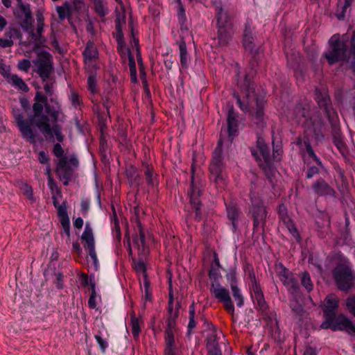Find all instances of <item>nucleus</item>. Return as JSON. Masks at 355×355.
I'll return each mask as SVG.
<instances>
[{
    "label": "nucleus",
    "mask_w": 355,
    "mask_h": 355,
    "mask_svg": "<svg viewBox=\"0 0 355 355\" xmlns=\"http://www.w3.org/2000/svg\"><path fill=\"white\" fill-rule=\"evenodd\" d=\"M135 270L137 272H141L143 274L144 277H147L146 272V266L144 263V261L139 260L137 263H135Z\"/></svg>",
    "instance_id": "62"
},
{
    "label": "nucleus",
    "mask_w": 355,
    "mask_h": 355,
    "mask_svg": "<svg viewBox=\"0 0 355 355\" xmlns=\"http://www.w3.org/2000/svg\"><path fill=\"white\" fill-rule=\"evenodd\" d=\"M226 279L230 286V288L237 286L236 273L235 270H230L226 275Z\"/></svg>",
    "instance_id": "47"
},
{
    "label": "nucleus",
    "mask_w": 355,
    "mask_h": 355,
    "mask_svg": "<svg viewBox=\"0 0 355 355\" xmlns=\"http://www.w3.org/2000/svg\"><path fill=\"white\" fill-rule=\"evenodd\" d=\"M144 295L143 296V300L144 302L143 304V308L145 309L146 303L147 302H150L152 300V294H151V291L150 288V282L146 276L144 277Z\"/></svg>",
    "instance_id": "37"
},
{
    "label": "nucleus",
    "mask_w": 355,
    "mask_h": 355,
    "mask_svg": "<svg viewBox=\"0 0 355 355\" xmlns=\"http://www.w3.org/2000/svg\"><path fill=\"white\" fill-rule=\"evenodd\" d=\"M257 146L261 153L264 160L268 162L270 160V150L268 147L264 144L262 139H258Z\"/></svg>",
    "instance_id": "40"
},
{
    "label": "nucleus",
    "mask_w": 355,
    "mask_h": 355,
    "mask_svg": "<svg viewBox=\"0 0 355 355\" xmlns=\"http://www.w3.org/2000/svg\"><path fill=\"white\" fill-rule=\"evenodd\" d=\"M21 189L23 193L24 194V196H26V198H27L28 199L32 198L33 191H32V188L31 186H29L26 184H22Z\"/></svg>",
    "instance_id": "60"
},
{
    "label": "nucleus",
    "mask_w": 355,
    "mask_h": 355,
    "mask_svg": "<svg viewBox=\"0 0 355 355\" xmlns=\"http://www.w3.org/2000/svg\"><path fill=\"white\" fill-rule=\"evenodd\" d=\"M301 284L306 290L311 292L313 288V284L311 281L310 275L307 272H304L301 275Z\"/></svg>",
    "instance_id": "38"
},
{
    "label": "nucleus",
    "mask_w": 355,
    "mask_h": 355,
    "mask_svg": "<svg viewBox=\"0 0 355 355\" xmlns=\"http://www.w3.org/2000/svg\"><path fill=\"white\" fill-rule=\"evenodd\" d=\"M220 274L218 267H214L212 264L209 272V277L212 281L210 287L211 294L219 302L223 303L225 309L232 315L234 313V306L230 295L229 291L222 286L218 282Z\"/></svg>",
    "instance_id": "7"
},
{
    "label": "nucleus",
    "mask_w": 355,
    "mask_h": 355,
    "mask_svg": "<svg viewBox=\"0 0 355 355\" xmlns=\"http://www.w3.org/2000/svg\"><path fill=\"white\" fill-rule=\"evenodd\" d=\"M231 290L237 306L241 307L244 304V300L240 289L239 288L238 286H236L231 288Z\"/></svg>",
    "instance_id": "42"
},
{
    "label": "nucleus",
    "mask_w": 355,
    "mask_h": 355,
    "mask_svg": "<svg viewBox=\"0 0 355 355\" xmlns=\"http://www.w3.org/2000/svg\"><path fill=\"white\" fill-rule=\"evenodd\" d=\"M58 17L60 20L64 19L67 17H69L71 13V5L69 2L65 1L61 6L56 8Z\"/></svg>",
    "instance_id": "34"
},
{
    "label": "nucleus",
    "mask_w": 355,
    "mask_h": 355,
    "mask_svg": "<svg viewBox=\"0 0 355 355\" xmlns=\"http://www.w3.org/2000/svg\"><path fill=\"white\" fill-rule=\"evenodd\" d=\"M31 62L27 59H23L18 62V69L21 71L27 72L31 67Z\"/></svg>",
    "instance_id": "56"
},
{
    "label": "nucleus",
    "mask_w": 355,
    "mask_h": 355,
    "mask_svg": "<svg viewBox=\"0 0 355 355\" xmlns=\"http://www.w3.org/2000/svg\"><path fill=\"white\" fill-rule=\"evenodd\" d=\"M4 37L10 40H13L15 38H20L21 33L20 30L16 27H8L4 34Z\"/></svg>",
    "instance_id": "39"
},
{
    "label": "nucleus",
    "mask_w": 355,
    "mask_h": 355,
    "mask_svg": "<svg viewBox=\"0 0 355 355\" xmlns=\"http://www.w3.org/2000/svg\"><path fill=\"white\" fill-rule=\"evenodd\" d=\"M137 229L139 236L136 235L133 237V244L137 247L139 254L146 255L147 250L146 248L145 235L140 221H137Z\"/></svg>",
    "instance_id": "20"
},
{
    "label": "nucleus",
    "mask_w": 355,
    "mask_h": 355,
    "mask_svg": "<svg viewBox=\"0 0 355 355\" xmlns=\"http://www.w3.org/2000/svg\"><path fill=\"white\" fill-rule=\"evenodd\" d=\"M189 324H188V332L189 334L191 333V331L196 327V320H195V305H194V302H193L190 306H189Z\"/></svg>",
    "instance_id": "41"
},
{
    "label": "nucleus",
    "mask_w": 355,
    "mask_h": 355,
    "mask_svg": "<svg viewBox=\"0 0 355 355\" xmlns=\"http://www.w3.org/2000/svg\"><path fill=\"white\" fill-rule=\"evenodd\" d=\"M335 267L332 275L335 283L340 291L348 292L355 284V272L352 269L349 259L340 253L333 258Z\"/></svg>",
    "instance_id": "2"
},
{
    "label": "nucleus",
    "mask_w": 355,
    "mask_h": 355,
    "mask_svg": "<svg viewBox=\"0 0 355 355\" xmlns=\"http://www.w3.org/2000/svg\"><path fill=\"white\" fill-rule=\"evenodd\" d=\"M178 15L179 21L183 24L186 21L185 10L183 5H180L178 8Z\"/></svg>",
    "instance_id": "61"
},
{
    "label": "nucleus",
    "mask_w": 355,
    "mask_h": 355,
    "mask_svg": "<svg viewBox=\"0 0 355 355\" xmlns=\"http://www.w3.org/2000/svg\"><path fill=\"white\" fill-rule=\"evenodd\" d=\"M85 63L87 65V69L92 73L93 69H96L95 60L98 57V51L95 44L89 42L83 52Z\"/></svg>",
    "instance_id": "16"
},
{
    "label": "nucleus",
    "mask_w": 355,
    "mask_h": 355,
    "mask_svg": "<svg viewBox=\"0 0 355 355\" xmlns=\"http://www.w3.org/2000/svg\"><path fill=\"white\" fill-rule=\"evenodd\" d=\"M164 355H178V349L175 341V334H164Z\"/></svg>",
    "instance_id": "21"
},
{
    "label": "nucleus",
    "mask_w": 355,
    "mask_h": 355,
    "mask_svg": "<svg viewBox=\"0 0 355 355\" xmlns=\"http://www.w3.org/2000/svg\"><path fill=\"white\" fill-rule=\"evenodd\" d=\"M94 338L98 343L102 352H105L108 347L107 338L108 337H102L101 336H94Z\"/></svg>",
    "instance_id": "51"
},
{
    "label": "nucleus",
    "mask_w": 355,
    "mask_h": 355,
    "mask_svg": "<svg viewBox=\"0 0 355 355\" xmlns=\"http://www.w3.org/2000/svg\"><path fill=\"white\" fill-rule=\"evenodd\" d=\"M53 153L59 158L56 162V174L64 185H68L73 178L74 171L78 166L79 162L75 155L64 156V150L59 143L54 145Z\"/></svg>",
    "instance_id": "3"
},
{
    "label": "nucleus",
    "mask_w": 355,
    "mask_h": 355,
    "mask_svg": "<svg viewBox=\"0 0 355 355\" xmlns=\"http://www.w3.org/2000/svg\"><path fill=\"white\" fill-rule=\"evenodd\" d=\"M33 18L32 15L24 16V17L21 19V26L22 29L28 33L33 28Z\"/></svg>",
    "instance_id": "43"
},
{
    "label": "nucleus",
    "mask_w": 355,
    "mask_h": 355,
    "mask_svg": "<svg viewBox=\"0 0 355 355\" xmlns=\"http://www.w3.org/2000/svg\"><path fill=\"white\" fill-rule=\"evenodd\" d=\"M8 83L12 86L15 87L19 90L24 92H27L29 90L28 85L22 80L21 78L18 76L17 74H13L8 79Z\"/></svg>",
    "instance_id": "29"
},
{
    "label": "nucleus",
    "mask_w": 355,
    "mask_h": 355,
    "mask_svg": "<svg viewBox=\"0 0 355 355\" xmlns=\"http://www.w3.org/2000/svg\"><path fill=\"white\" fill-rule=\"evenodd\" d=\"M225 206L227 217L232 221L234 228L236 229V222L239 217L240 211L238 209L236 204L233 201H229L228 203H225Z\"/></svg>",
    "instance_id": "23"
},
{
    "label": "nucleus",
    "mask_w": 355,
    "mask_h": 355,
    "mask_svg": "<svg viewBox=\"0 0 355 355\" xmlns=\"http://www.w3.org/2000/svg\"><path fill=\"white\" fill-rule=\"evenodd\" d=\"M346 308L355 318V297H349L346 300Z\"/></svg>",
    "instance_id": "52"
},
{
    "label": "nucleus",
    "mask_w": 355,
    "mask_h": 355,
    "mask_svg": "<svg viewBox=\"0 0 355 355\" xmlns=\"http://www.w3.org/2000/svg\"><path fill=\"white\" fill-rule=\"evenodd\" d=\"M54 207L57 209L58 217L60 219V224L64 233L70 236V220L67 211V202L62 201L60 204V201H53Z\"/></svg>",
    "instance_id": "15"
},
{
    "label": "nucleus",
    "mask_w": 355,
    "mask_h": 355,
    "mask_svg": "<svg viewBox=\"0 0 355 355\" xmlns=\"http://www.w3.org/2000/svg\"><path fill=\"white\" fill-rule=\"evenodd\" d=\"M61 114L60 105L55 98H51L44 105L40 103H33V114L30 116L29 121L46 137H55L59 142H62L64 139L62 128L56 123Z\"/></svg>",
    "instance_id": "1"
},
{
    "label": "nucleus",
    "mask_w": 355,
    "mask_h": 355,
    "mask_svg": "<svg viewBox=\"0 0 355 355\" xmlns=\"http://www.w3.org/2000/svg\"><path fill=\"white\" fill-rule=\"evenodd\" d=\"M116 40H117V44H118V49L121 53H125L126 51L128 53V51H130V50L126 48V46L123 42V38L120 35H119L117 36Z\"/></svg>",
    "instance_id": "57"
},
{
    "label": "nucleus",
    "mask_w": 355,
    "mask_h": 355,
    "mask_svg": "<svg viewBox=\"0 0 355 355\" xmlns=\"http://www.w3.org/2000/svg\"><path fill=\"white\" fill-rule=\"evenodd\" d=\"M312 189L318 197H333L335 193L334 190L323 179L315 181Z\"/></svg>",
    "instance_id": "19"
},
{
    "label": "nucleus",
    "mask_w": 355,
    "mask_h": 355,
    "mask_svg": "<svg viewBox=\"0 0 355 355\" xmlns=\"http://www.w3.org/2000/svg\"><path fill=\"white\" fill-rule=\"evenodd\" d=\"M354 0H345V4L343 6V10L340 13L337 14V17L339 19H343L345 16V13L347 12V10L350 8V6Z\"/></svg>",
    "instance_id": "55"
},
{
    "label": "nucleus",
    "mask_w": 355,
    "mask_h": 355,
    "mask_svg": "<svg viewBox=\"0 0 355 355\" xmlns=\"http://www.w3.org/2000/svg\"><path fill=\"white\" fill-rule=\"evenodd\" d=\"M126 175L131 184V185L137 187L140 184V178L137 169L132 166H129L126 168Z\"/></svg>",
    "instance_id": "31"
},
{
    "label": "nucleus",
    "mask_w": 355,
    "mask_h": 355,
    "mask_svg": "<svg viewBox=\"0 0 355 355\" xmlns=\"http://www.w3.org/2000/svg\"><path fill=\"white\" fill-rule=\"evenodd\" d=\"M87 85L88 89L91 92H96V80L94 75L92 74L88 77Z\"/></svg>",
    "instance_id": "54"
},
{
    "label": "nucleus",
    "mask_w": 355,
    "mask_h": 355,
    "mask_svg": "<svg viewBox=\"0 0 355 355\" xmlns=\"http://www.w3.org/2000/svg\"><path fill=\"white\" fill-rule=\"evenodd\" d=\"M208 355H222L221 350L219 346H211V348H207Z\"/></svg>",
    "instance_id": "64"
},
{
    "label": "nucleus",
    "mask_w": 355,
    "mask_h": 355,
    "mask_svg": "<svg viewBox=\"0 0 355 355\" xmlns=\"http://www.w3.org/2000/svg\"><path fill=\"white\" fill-rule=\"evenodd\" d=\"M256 104V111L253 113V116L257 123H260L263 121L264 115V107L266 101L263 98H254Z\"/></svg>",
    "instance_id": "24"
},
{
    "label": "nucleus",
    "mask_w": 355,
    "mask_h": 355,
    "mask_svg": "<svg viewBox=\"0 0 355 355\" xmlns=\"http://www.w3.org/2000/svg\"><path fill=\"white\" fill-rule=\"evenodd\" d=\"M179 311L175 310L174 315L168 316L166 320V324L165 327L164 334H175L177 332L176 319L178 318Z\"/></svg>",
    "instance_id": "27"
},
{
    "label": "nucleus",
    "mask_w": 355,
    "mask_h": 355,
    "mask_svg": "<svg viewBox=\"0 0 355 355\" xmlns=\"http://www.w3.org/2000/svg\"><path fill=\"white\" fill-rule=\"evenodd\" d=\"M191 206L195 209L196 217L198 220L201 219V202L200 201H190Z\"/></svg>",
    "instance_id": "59"
},
{
    "label": "nucleus",
    "mask_w": 355,
    "mask_h": 355,
    "mask_svg": "<svg viewBox=\"0 0 355 355\" xmlns=\"http://www.w3.org/2000/svg\"><path fill=\"white\" fill-rule=\"evenodd\" d=\"M12 114L23 137L33 141L34 134L28 123L24 120L21 111L19 108H12Z\"/></svg>",
    "instance_id": "14"
},
{
    "label": "nucleus",
    "mask_w": 355,
    "mask_h": 355,
    "mask_svg": "<svg viewBox=\"0 0 355 355\" xmlns=\"http://www.w3.org/2000/svg\"><path fill=\"white\" fill-rule=\"evenodd\" d=\"M254 38L251 30L246 27L243 34V46L250 53H254ZM256 52V51H254Z\"/></svg>",
    "instance_id": "32"
},
{
    "label": "nucleus",
    "mask_w": 355,
    "mask_h": 355,
    "mask_svg": "<svg viewBox=\"0 0 355 355\" xmlns=\"http://www.w3.org/2000/svg\"><path fill=\"white\" fill-rule=\"evenodd\" d=\"M94 9L97 14L103 17L107 13V9L102 0H94Z\"/></svg>",
    "instance_id": "45"
},
{
    "label": "nucleus",
    "mask_w": 355,
    "mask_h": 355,
    "mask_svg": "<svg viewBox=\"0 0 355 355\" xmlns=\"http://www.w3.org/2000/svg\"><path fill=\"white\" fill-rule=\"evenodd\" d=\"M275 271L280 281L286 286L290 294L295 295L299 292L300 286L298 281L293 272L286 268L282 263H278L275 266Z\"/></svg>",
    "instance_id": "9"
},
{
    "label": "nucleus",
    "mask_w": 355,
    "mask_h": 355,
    "mask_svg": "<svg viewBox=\"0 0 355 355\" xmlns=\"http://www.w3.org/2000/svg\"><path fill=\"white\" fill-rule=\"evenodd\" d=\"M278 214L280 221L282 222V223L286 226L288 232L297 240V241H300V234L295 227V225L293 219L291 218L290 214H288V207L286 206V204L282 203L279 205L278 209Z\"/></svg>",
    "instance_id": "12"
},
{
    "label": "nucleus",
    "mask_w": 355,
    "mask_h": 355,
    "mask_svg": "<svg viewBox=\"0 0 355 355\" xmlns=\"http://www.w3.org/2000/svg\"><path fill=\"white\" fill-rule=\"evenodd\" d=\"M44 25H37V33H35L32 29L28 32L32 39L35 40V48L43 46L46 42V38L42 35Z\"/></svg>",
    "instance_id": "25"
},
{
    "label": "nucleus",
    "mask_w": 355,
    "mask_h": 355,
    "mask_svg": "<svg viewBox=\"0 0 355 355\" xmlns=\"http://www.w3.org/2000/svg\"><path fill=\"white\" fill-rule=\"evenodd\" d=\"M81 239L84 242L83 245L87 250L95 248L94 239L92 230L86 227L82 236Z\"/></svg>",
    "instance_id": "26"
},
{
    "label": "nucleus",
    "mask_w": 355,
    "mask_h": 355,
    "mask_svg": "<svg viewBox=\"0 0 355 355\" xmlns=\"http://www.w3.org/2000/svg\"><path fill=\"white\" fill-rule=\"evenodd\" d=\"M318 103L320 106L324 107L326 114L331 125L334 127L336 126L338 124V114L331 107L327 105L325 98L323 101H320Z\"/></svg>",
    "instance_id": "28"
},
{
    "label": "nucleus",
    "mask_w": 355,
    "mask_h": 355,
    "mask_svg": "<svg viewBox=\"0 0 355 355\" xmlns=\"http://www.w3.org/2000/svg\"><path fill=\"white\" fill-rule=\"evenodd\" d=\"M70 101L75 108H77L80 105L79 96L76 92L71 94Z\"/></svg>",
    "instance_id": "63"
},
{
    "label": "nucleus",
    "mask_w": 355,
    "mask_h": 355,
    "mask_svg": "<svg viewBox=\"0 0 355 355\" xmlns=\"http://www.w3.org/2000/svg\"><path fill=\"white\" fill-rule=\"evenodd\" d=\"M207 348H211V346H218L217 334L215 331H213L207 337Z\"/></svg>",
    "instance_id": "49"
},
{
    "label": "nucleus",
    "mask_w": 355,
    "mask_h": 355,
    "mask_svg": "<svg viewBox=\"0 0 355 355\" xmlns=\"http://www.w3.org/2000/svg\"><path fill=\"white\" fill-rule=\"evenodd\" d=\"M180 49V63L183 67H187V51L186 42L182 40L178 42Z\"/></svg>",
    "instance_id": "36"
},
{
    "label": "nucleus",
    "mask_w": 355,
    "mask_h": 355,
    "mask_svg": "<svg viewBox=\"0 0 355 355\" xmlns=\"http://www.w3.org/2000/svg\"><path fill=\"white\" fill-rule=\"evenodd\" d=\"M128 61H129V67L130 69V72L132 75H134L133 80H136V65L133 55L128 51Z\"/></svg>",
    "instance_id": "53"
},
{
    "label": "nucleus",
    "mask_w": 355,
    "mask_h": 355,
    "mask_svg": "<svg viewBox=\"0 0 355 355\" xmlns=\"http://www.w3.org/2000/svg\"><path fill=\"white\" fill-rule=\"evenodd\" d=\"M247 270H248V279L250 280V283H249L250 290L254 288L260 286V285L257 282L255 274H254V272L252 268L248 267Z\"/></svg>",
    "instance_id": "46"
},
{
    "label": "nucleus",
    "mask_w": 355,
    "mask_h": 355,
    "mask_svg": "<svg viewBox=\"0 0 355 355\" xmlns=\"http://www.w3.org/2000/svg\"><path fill=\"white\" fill-rule=\"evenodd\" d=\"M223 141L220 138L217 146L212 153L209 164L210 179L220 188L226 184L225 164L223 155Z\"/></svg>",
    "instance_id": "6"
},
{
    "label": "nucleus",
    "mask_w": 355,
    "mask_h": 355,
    "mask_svg": "<svg viewBox=\"0 0 355 355\" xmlns=\"http://www.w3.org/2000/svg\"><path fill=\"white\" fill-rule=\"evenodd\" d=\"M202 189L200 184H197L194 180L193 173L191 176V187L188 191V196L190 198V200H197L198 198L202 196Z\"/></svg>",
    "instance_id": "30"
},
{
    "label": "nucleus",
    "mask_w": 355,
    "mask_h": 355,
    "mask_svg": "<svg viewBox=\"0 0 355 355\" xmlns=\"http://www.w3.org/2000/svg\"><path fill=\"white\" fill-rule=\"evenodd\" d=\"M48 184H49L50 189L52 191V194H53L52 199L56 200V198L58 197H59V191H58V188L56 185V183L55 182V181L53 180V178L51 177H49V178L48 180Z\"/></svg>",
    "instance_id": "50"
},
{
    "label": "nucleus",
    "mask_w": 355,
    "mask_h": 355,
    "mask_svg": "<svg viewBox=\"0 0 355 355\" xmlns=\"http://www.w3.org/2000/svg\"><path fill=\"white\" fill-rule=\"evenodd\" d=\"M330 45L331 49L325 53V57L329 63L333 64L338 61L347 60L355 71V36L352 38L351 49L348 55L347 54L346 45L336 35L331 38Z\"/></svg>",
    "instance_id": "4"
},
{
    "label": "nucleus",
    "mask_w": 355,
    "mask_h": 355,
    "mask_svg": "<svg viewBox=\"0 0 355 355\" xmlns=\"http://www.w3.org/2000/svg\"><path fill=\"white\" fill-rule=\"evenodd\" d=\"M339 306V298L334 293L327 295L323 302L322 311L324 320L335 319Z\"/></svg>",
    "instance_id": "13"
},
{
    "label": "nucleus",
    "mask_w": 355,
    "mask_h": 355,
    "mask_svg": "<svg viewBox=\"0 0 355 355\" xmlns=\"http://www.w3.org/2000/svg\"><path fill=\"white\" fill-rule=\"evenodd\" d=\"M131 331L135 340H137L141 332L139 320L135 317V314L131 315L130 319Z\"/></svg>",
    "instance_id": "35"
},
{
    "label": "nucleus",
    "mask_w": 355,
    "mask_h": 355,
    "mask_svg": "<svg viewBox=\"0 0 355 355\" xmlns=\"http://www.w3.org/2000/svg\"><path fill=\"white\" fill-rule=\"evenodd\" d=\"M306 153H307V155L308 156L312 159L314 162H315V163L322 167V162L320 160V159L316 156V155L315 154L313 150L312 149L311 145L309 144V143H306Z\"/></svg>",
    "instance_id": "48"
},
{
    "label": "nucleus",
    "mask_w": 355,
    "mask_h": 355,
    "mask_svg": "<svg viewBox=\"0 0 355 355\" xmlns=\"http://www.w3.org/2000/svg\"><path fill=\"white\" fill-rule=\"evenodd\" d=\"M227 130L230 141L233 140V138L237 132L238 123L236 119V114L233 109H230L228 112L227 115Z\"/></svg>",
    "instance_id": "22"
},
{
    "label": "nucleus",
    "mask_w": 355,
    "mask_h": 355,
    "mask_svg": "<svg viewBox=\"0 0 355 355\" xmlns=\"http://www.w3.org/2000/svg\"><path fill=\"white\" fill-rule=\"evenodd\" d=\"M241 87L242 90L245 93L246 98L248 100L246 103L245 101H242L239 95L236 93L234 94V97L236 99L237 103L239 104L240 108L243 111L247 112L249 111L250 107L252 106V102L250 101V98L254 96V85L251 82L250 79H249L248 77L245 76L243 83L241 85Z\"/></svg>",
    "instance_id": "11"
},
{
    "label": "nucleus",
    "mask_w": 355,
    "mask_h": 355,
    "mask_svg": "<svg viewBox=\"0 0 355 355\" xmlns=\"http://www.w3.org/2000/svg\"><path fill=\"white\" fill-rule=\"evenodd\" d=\"M250 211L254 219V231H257L259 226L262 225L266 220L267 216L266 207L260 202H259L257 204L252 205Z\"/></svg>",
    "instance_id": "18"
},
{
    "label": "nucleus",
    "mask_w": 355,
    "mask_h": 355,
    "mask_svg": "<svg viewBox=\"0 0 355 355\" xmlns=\"http://www.w3.org/2000/svg\"><path fill=\"white\" fill-rule=\"evenodd\" d=\"M320 327L323 329H330L334 331H344L349 335L355 336V325L350 319L343 314L336 316L335 319L324 320Z\"/></svg>",
    "instance_id": "8"
},
{
    "label": "nucleus",
    "mask_w": 355,
    "mask_h": 355,
    "mask_svg": "<svg viewBox=\"0 0 355 355\" xmlns=\"http://www.w3.org/2000/svg\"><path fill=\"white\" fill-rule=\"evenodd\" d=\"M37 70V72L44 82H46L53 71V61L51 55L46 51L38 54V58L35 62Z\"/></svg>",
    "instance_id": "10"
},
{
    "label": "nucleus",
    "mask_w": 355,
    "mask_h": 355,
    "mask_svg": "<svg viewBox=\"0 0 355 355\" xmlns=\"http://www.w3.org/2000/svg\"><path fill=\"white\" fill-rule=\"evenodd\" d=\"M0 73L6 78L7 81L12 76V73H10V69L8 66H6L3 64L0 65Z\"/></svg>",
    "instance_id": "58"
},
{
    "label": "nucleus",
    "mask_w": 355,
    "mask_h": 355,
    "mask_svg": "<svg viewBox=\"0 0 355 355\" xmlns=\"http://www.w3.org/2000/svg\"><path fill=\"white\" fill-rule=\"evenodd\" d=\"M112 208L113 211V214L111 217V225L114 237H115L118 241L121 240V229L119 226V223L116 217V214L114 207V205H112Z\"/></svg>",
    "instance_id": "33"
},
{
    "label": "nucleus",
    "mask_w": 355,
    "mask_h": 355,
    "mask_svg": "<svg viewBox=\"0 0 355 355\" xmlns=\"http://www.w3.org/2000/svg\"><path fill=\"white\" fill-rule=\"evenodd\" d=\"M251 297L256 309L264 315L268 313V306L265 300L261 286L250 289Z\"/></svg>",
    "instance_id": "17"
},
{
    "label": "nucleus",
    "mask_w": 355,
    "mask_h": 355,
    "mask_svg": "<svg viewBox=\"0 0 355 355\" xmlns=\"http://www.w3.org/2000/svg\"><path fill=\"white\" fill-rule=\"evenodd\" d=\"M145 175L146 182L148 184L152 186L157 184L156 176L154 175L152 169L148 164L145 166Z\"/></svg>",
    "instance_id": "44"
},
{
    "label": "nucleus",
    "mask_w": 355,
    "mask_h": 355,
    "mask_svg": "<svg viewBox=\"0 0 355 355\" xmlns=\"http://www.w3.org/2000/svg\"><path fill=\"white\" fill-rule=\"evenodd\" d=\"M214 4L216 8L218 42L220 45H226L233 34L232 17L221 1H215Z\"/></svg>",
    "instance_id": "5"
}]
</instances>
